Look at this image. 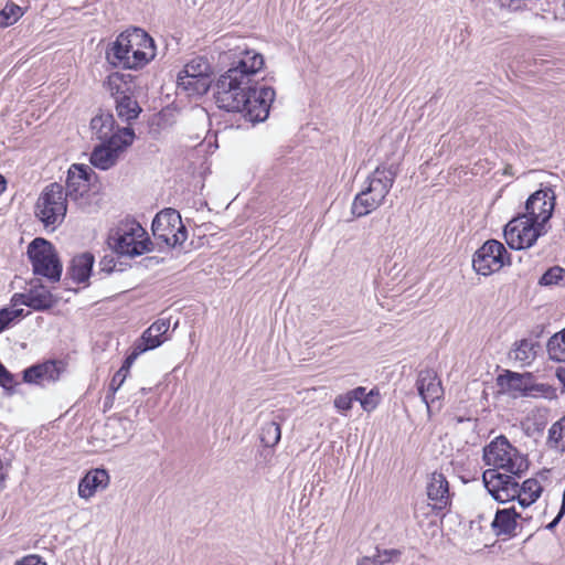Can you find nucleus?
<instances>
[{"label": "nucleus", "instance_id": "f8f14e48", "mask_svg": "<svg viewBox=\"0 0 565 565\" xmlns=\"http://www.w3.org/2000/svg\"><path fill=\"white\" fill-rule=\"evenodd\" d=\"M556 204V195L552 188H541L532 193L525 201L523 213L536 224L547 227L548 221L553 216Z\"/></svg>", "mask_w": 565, "mask_h": 565}, {"label": "nucleus", "instance_id": "f3484780", "mask_svg": "<svg viewBox=\"0 0 565 565\" xmlns=\"http://www.w3.org/2000/svg\"><path fill=\"white\" fill-rule=\"evenodd\" d=\"M534 375L530 372L518 373L510 370H505L497 379L498 386L502 391L508 392L513 397L526 396L527 388Z\"/></svg>", "mask_w": 565, "mask_h": 565}, {"label": "nucleus", "instance_id": "6e6552de", "mask_svg": "<svg viewBox=\"0 0 565 565\" xmlns=\"http://www.w3.org/2000/svg\"><path fill=\"white\" fill-rule=\"evenodd\" d=\"M152 233L157 241L168 247L182 245L188 238L186 227L180 213L171 207L160 211L152 221Z\"/></svg>", "mask_w": 565, "mask_h": 565}, {"label": "nucleus", "instance_id": "2f4dec72", "mask_svg": "<svg viewBox=\"0 0 565 565\" xmlns=\"http://www.w3.org/2000/svg\"><path fill=\"white\" fill-rule=\"evenodd\" d=\"M546 347L551 360L555 362L565 361V332L559 331L552 335Z\"/></svg>", "mask_w": 565, "mask_h": 565}, {"label": "nucleus", "instance_id": "a211bd4d", "mask_svg": "<svg viewBox=\"0 0 565 565\" xmlns=\"http://www.w3.org/2000/svg\"><path fill=\"white\" fill-rule=\"evenodd\" d=\"M427 497L436 511H443L450 504L449 483L441 472H433L427 484Z\"/></svg>", "mask_w": 565, "mask_h": 565}, {"label": "nucleus", "instance_id": "5701e85b", "mask_svg": "<svg viewBox=\"0 0 565 565\" xmlns=\"http://www.w3.org/2000/svg\"><path fill=\"white\" fill-rule=\"evenodd\" d=\"M109 483V475L105 469H94L79 481L78 494L81 498H90L98 489H105Z\"/></svg>", "mask_w": 565, "mask_h": 565}, {"label": "nucleus", "instance_id": "c85d7f7f", "mask_svg": "<svg viewBox=\"0 0 565 565\" xmlns=\"http://www.w3.org/2000/svg\"><path fill=\"white\" fill-rule=\"evenodd\" d=\"M547 445L552 449L565 452V415L550 427Z\"/></svg>", "mask_w": 565, "mask_h": 565}, {"label": "nucleus", "instance_id": "7c9ffc66", "mask_svg": "<svg viewBox=\"0 0 565 565\" xmlns=\"http://www.w3.org/2000/svg\"><path fill=\"white\" fill-rule=\"evenodd\" d=\"M281 437L280 425L275 422H267L260 428L259 438L265 447H275Z\"/></svg>", "mask_w": 565, "mask_h": 565}, {"label": "nucleus", "instance_id": "cd10ccee", "mask_svg": "<svg viewBox=\"0 0 565 565\" xmlns=\"http://www.w3.org/2000/svg\"><path fill=\"white\" fill-rule=\"evenodd\" d=\"M515 348L513 349V359L521 362L522 364H530L535 360L537 349L540 348L539 342H534L532 340L522 339L519 342H515Z\"/></svg>", "mask_w": 565, "mask_h": 565}, {"label": "nucleus", "instance_id": "9b49d317", "mask_svg": "<svg viewBox=\"0 0 565 565\" xmlns=\"http://www.w3.org/2000/svg\"><path fill=\"white\" fill-rule=\"evenodd\" d=\"M510 264V254L502 243L489 239L478 248L472 257V267L477 274L489 276Z\"/></svg>", "mask_w": 565, "mask_h": 565}, {"label": "nucleus", "instance_id": "393cba45", "mask_svg": "<svg viewBox=\"0 0 565 565\" xmlns=\"http://www.w3.org/2000/svg\"><path fill=\"white\" fill-rule=\"evenodd\" d=\"M211 75H186L178 74V87L185 90L189 95H203L207 93L211 86Z\"/></svg>", "mask_w": 565, "mask_h": 565}, {"label": "nucleus", "instance_id": "c756f323", "mask_svg": "<svg viewBox=\"0 0 565 565\" xmlns=\"http://www.w3.org/2000/svg\"><path fill=\"white\" fill-rule=\"evenodd\" d=\"M402 555V552L396 548L379 551L373 557H363L358 562V565H388L390 563L397 561Z\"/></svg>", "mask_w": 565, "mask_h": 565}, {"label": "nucleus", "instance_id": "49530a36", "mask_svg": "<svg viewBox=\"0 0 565 565\" xmlns=\"http://www.w3.org/2000/svg\"><path fill=\"white\" fill-rule=\"evenodd\" d=\"M564 516V514H562L559 511L557 513V515L554 518V520L552 522H550L547 525H546V529L548 531H552L556 527V525L561 522L562 518Z\"/></svg>", "mask_w": 565, "mask_h": 565}, {"label": "nucleus", "instance_id": "39448f33", "mask_svg": "<svg viewBox=\"0 0 565 565\" xmlns=\"http://www.w3.org/2000/svg\"><path fill=\"white\" fill-rule=\"evenodd\" d=\"M28 256L34 275L42 276L51 282L60 281L63 266L51 242L42 237L34 238L28 246Z\"/></svg>", "mask_w": 565, "mask_h": 565}, {"label": "nucleus", "instance_id": "e433bc0d", "mask_svg": "<svg viewBox=\"0 0 565 565\" xmlns=\"http://www.w3.org/2000/svg\"><path fill=\"white\" fill-rule=\"evenodd\" d=\"M565 278V269L559 266L548 268L540 278L541 286L558 285Z\"/></svg>", "mask_w": 565, "mask_h": 565}, {"label": "nucleus", "instance_id": "6ab92c4d", "mask_svg": "<svg viewBox=\"0 0 565 565\" xmlns=\"http://www.w3.org/2000/svg\"><path fill=\"white\" fill-rule=\"evenodd\" d=\"M170 328L169 319H158L147 328L141 337L136 341L139 352H146L160 347L166 340V333Z\"/></svg>", "mask_w": 565, "mask_h": 565}, {"label": "nucleus", "instance_id": "ddd939ff", "mask_svg": "<svg viewBox=\"0 0 565 565\" xmlns=\"http://www.w3.org/2000/svg\"><path fill=\"white\" fill-rule=\"evenodd\" d=\"M126 139L120 140L118 137L113 138L110 142H100L96 146L90 154V163L100 170H108L114 167L119 158V153L129 147L135 138L134 129L130 127L122 128Z\"/></svg>", "mask_w": 565, "mask_h": 565}, {"label": "nucleus", "instance_id": "dca6fc26", "mask_svg": "<svg viewBox=\"0 0 565 565\" xmlns=\"http://www.w3.org/2000/svg\"><path fill=\"white\" fill-rule=\"evenodd\" d=\"M416 388L428 413L430 412V404L440 399L444 395L441 381L433 369H424L418 372Z\"/></svg>", "mask_w": 565, "mask_h": 565}, {"label": "nucleus", "instance_id": "09e8293b", "mask_svg": "<svg viewBox=\"0 0 565 565\" xmlns=\"http://www.w3.org/2000/svg\"><path fill=\"white\" fill-rule=\"evenodd\" d=\"M556 377L562 383L563 388L565 391V367H557L555 372Z\"/></svg>", "mask_w": 565, "mask_h": 565}, {"label": "nucleus", "instance_id": "a18cd8bd", "mask_svg": "<svg viewBox=\"0 0 565 565\" xmlns=\"http://www.w3.org/2000/svg\"><path fill=\"white\" fill-rule=\"evenodd\" d=\"M26 298H28V291L23 292V294H14L11 301L14 306L24 305L28 307Z\"/></svg>", "mask_w": 565, "mask_h": 565}, {"label": "nucleus", "instance_id": "0eeeda50", "mask_svg": "<svg viewBox=\"0 0 565 565\" xmlns=\"http://www.w3.org/2000/svg\"><path fill=\"white\" fill-rule=\"evenodd\" d=\"M547 231V227L534 223L521 213L504 226L503 235L510 248L520 250L532 247Z\"/></svg>", "mask_w": 565, "mask_h": 565}, {"label": "nucleus", "instance_id": "b1692460", "mask_svg": "<svg viewBox=\"0 0 565 565\" xmlns=\"http://www.w3.org/2000/svg\"><path fill=\"white\" fill-rule=\"evenodd\" d=\"M520 514L516 513L514 507L508 509H499L491 523L495 535L513 536L516 527V519Z\"/></svg>", "mask_w": 565, "mask_h": 565}, {"label": "nucleus", "instance_id": "5fc2aeb1", "mask_svg": "<svg viewBox=\"0 0 565 565\" xmlns=\"http://www.w3.org/2000/svg\"><path fill=\"white\" fill-rule=\"evenodd\" d=\"M562 331L565 332V328Z\"/></svg>", "mask_w": 565, "mask_h": 565}, {"label": "nucleus", "instance_id": "9d476101", "mask_svg": "<svg viewBox=\"0 0 565 565\" xmlns=\"http://www.w3.org/2000/svg\"><path fill=\"white\" fill-rule=\"evenodd\" d=\"M113 239L116 253L126 256H139L149 252V246L152 245L146 231L137 222L119 227Z\"/></svg>", "mask_w": 565, "mask_h": 565}, {"label": "nucleus", "instance_id": "a19ab883", "mask_svg": "<svg viewBox=\"0 0 565 565\" xmlns=\"http://www.w3.org/2000/svg\"><path fill=\"white\" fill-rule=\"evenodd\" d=\"M14 383V376L10 373L6 367H3L0 372V385L7 390L11 391V386Z\"/></svg>", "mask_w": 565, "mask_h": 565}, {"label": "nucleus", "instance_id": "423d86ee", "mask_svg": "<svg viewBox=\"0 0 565 565\" xmlns=\"http://www.w3.org/2000/svg\"><path fill=\"white\" fill-rule=\"evenodd\" d=\"M67 198L62 184L54 182L46 185L35 204V215L46 226L55 228L66 215Z\"/></svg>", "mask_w": 565, "mask_h": 565}, {"label": "nucleus", "instance_id": "a878e982", "mask_svg": "<svg viewBox=\"0 0 565 565\" xmlns=\"http://www.w3.org/2000/svg\"><path fill=\"white\" fill-rule=\"evenodd\" d=\"M519 499L518 503L522 508H527L532 505L536 500L541 497L543 492V486L537 478H530L523 481L522 484H519Z\"/></svg>", "mask_w": 565, "mask_h": 565}, {"label": "nucleus", "instance_id": "de8ad7c7", "mask_svg": "<svg viewBox=\"0 0 565 565\" xmlns=\"http://www.w3.org/2000/svg\"><path fill=\"white\" fill-rule=\"evenodd\" d=\"M9 312L13 318V321L19 320L24 317V310L23 309H12L9 308Z\"/></svg>", "mask_w": 565, "mask_h": 565}, {"label": "nucleus", "instance_id": "1a4fd4ad", "mask_svg": "<svg viewBox=\"0 0 565 565\" xmlns=\"http://www.w3.org/2000/svg\"><path fill=\"white\" fill-rule=\"evenodd\" d=\"M92 173L90 167L77 163L72 164L67 171L66 191H64V194L84 212H89L92 205Z\"/></svg>", "mask_w": 565, "mask_h": 565}, {"label": "nucleus", "instance_id": "58836bf2", "mask_svg": "<svg viewBox=\"0 0 565 565\" xmlns=\"http://www.w3.org/2000/svg\"><path fill=\"white\" fill-rule=\"evenodd\" d=\"M141 353L142 352H139L138 343L136 342L135 345H134L132 352L125 359V361H124V363H122V365H121V367L119 370L121 372L128 374L130 366L132 365L135 360L138 358V355H140Z\"/></svg>", "mask_w": 565, "mask_h": 565}, {"label": "nucleus", "instance_id": "aec40b11", "mask_svg": "<svg viewBox=\"0 0 565 565\" xmlns=\"http://www.w3.org/2000/svg\"><path fill=\"white\" fill-rule=\"evenodd\" d=\"M116 121L111 114L100 113L92 118L90 128L102 142H110L113 138L118 137L120 140L126 139L122 128L115 131Z\"/></svg>", "mask_w": 565, "mask_h": 565}, {"label": "nucleus", "instance_id": "3c124183", "mask_svg": "<svg viewBox=\"0 0 565 565\" xmlns=\"http://www.w3.org/2000/svg\"><path fill=\"white\" fill-rule=\"evenodd\" d=\"M548 473H550V470L544 469L537 473V479L540 478L541 480H546L548 477Z\"/></svg>", "mask_w": 565, "mask_h": 565}, {"label": "nucleus", "instance_id": "4c0bfd02", "mask_svg": "<svg viewBox=\"0 0 565 565\" xmlns=\"http://www.w3.org/2000/svg\"><path fill=\"white\" fill-rule=\"evenodd\" d=\"M375 397V393L374 391L372 390L371 392H369L367 394L364 392V396L359 398L358 401L361 403V406L364 411L366 412H371L373 411L376 405H377V402L374 399Z\"/></svg>", "mask_w": 565, "mask_h": 565}, {"label": "nucleus", "instance_id": "412c9836", "mask_svg": "<svg viewBox=\"0 0 565 565\" xmlns=\"http://www.w3.org/2000/svg\"><path fill=\"white\" fill-rule=\"evenodd\" d=\"M26 302L28 307L35 311H46L57 302V299L41 284L40 279H32L28 290Z\"/></svg>", "mask_w": 565, "mask_h": 565}, {"label": "nucleus", "instance_id": "20e7f679", "mask_svg": "<svg viewBox=\"0 0 565 565\" xmlns=\"http://www.w3.org/2000/svg\"><path fill=\"white\" fill-rule=\"evenodd\" d=\"M483 460L486 465L492 466V469H502L518 478H521L530 466L527 457L513 447L503 435L484 447Z\"/></svg>", "mask_w": 565, "mask_h": 565}, {"label": "nucleus", "instance_id": "bb28decb", "mask_svg": "<svg viewBox=\"0 0 565 565\" xmlns=\"http://www.w3.org/2000/svg\"><path fill=\"white\" fill-rule=\"evenodd\" d=\"M116 111L117 116L122 121L130 124L131 120L138 118L141 113V107L131 96L122 94L116 96Z\"/></svg>", "mask_w": 565, "mask_h": 565}, {"label": "nucleus", "instance_id": "4468645a", "mask_svg": "<svg viewBox=\"0 0 565 565\" xmlns=\"http://www.w3.org/2000/svg\"><path fill=\"white\" fill-rule=\"evenodd\" d=\"M515 478L516 477L511 473H502L495 469H487L482 475V480L488 492L500 503L519 499V482Z\"/></svg>", "mask_w": 565, "mask_h": 565}, {"label": "nucleus", "instance_id": "f704fd0d", "mask_svg": "<svg viewBox=\"0 0 565 565\" xmlns=\"http://www.w3.org/2000/svg\"><path fill=\"white\" fill-rule=\"evenodd\" d=\"M364 396V387L359 386L347 394L338 395L334 398V406L342 412H347L352 408V403Z\"/></svg>", "mask_w": 565, "mask_h": 565}, {"label": "nucleus", "instance_id": "f257e3e1", "mask_svg": "<svg viewBox=\"0 0 565 565\" xmlns=\"http://www.w3.org/2000/svg\"><path fill=\"white\" fill-rule=\"evenodd\" d=\"M264 66V57L255 51H243L215 84V102L218 108L241 113L253 124L264 121L269 115L275 99V90L269 86H258L254 81Z\"/></svg>", "mask_w": 565, "mask_h": 565}, {"label": "nucleus", "instance_id": "37998d69", "mask_svg": "<svg viewBox=\"0 0 565 565\" xmlns=\"http://www.w3.org/2000/svg\"><path fill=\"white\" fill-rule=\"evenodd\" d=\"M15 565H46V563L39 555H28L18 561Z\"/></svg>", "mask_w": 565, "mask_h": 565}, {"label": "nucleus", "instance_id": "79ce46f5", "mask_svg": "<svg viewBox=\"0 0 565 565\" xmlns=\"http://www.w3.org/2000/svg\"><path fill=\"white\" fill-rule=\"evenodd\" d=\"M13 321L9 308L0 309V333L3 332Z\"/></svg>", "mask_w": 565, "mask_h": 565}, {"label": "nucleus", "instance_id": "603ef678", "mask_svg": "<svg viewBox=\"0 0 565 565\" xmlns=\"http://www.w3.org/2000/svg\"><path fill=\"white\" fill-rule=\"evenodd\" d=\"M7 181L3 175H0V194L6 190Z\"/></svg>", "mask_w": 565, "mask_h": 565}, {"label": "nucleus", "instance_id": "864d4df0", "mask_svg": "<svg viewBox=\"0 0 565 565\" xmlns=\"http://www.w3.org/2000/svg\"><path fill=\"white\" fill-rule=\"evenodd\" d=\"M114 78H120V79H124V75L119 76L118 73L114 74L111 77H110V82L114 79Z\"/></svg>", "mask_w": 565, "mask_h": 565}, {"label": "nucleus", "instance_id": "c9c22d12", "mask_svg": "<svg viewBox=\"0 0 565 565\" xmlns=\"http://www.w3.org/2000/svg\"><path fill=\"white\" fill-rule=\"evenodd\" d=\"M525 397H544V398H556V388L550 384L545 383H535L534 379L531 381V384L527 388V393Z\"/></svg>", "mask_w": 565, "mask_h": 565}, {"label": "nucleus", "instance_id": "ea45409f", "mask_svg": "<svg viewBox=\"0 0 565 565\" xmlns=\"http://www.w3.org/2000/svg\"><path fill=\"white\" fill-rule=\"evenodd\" d=\"M126 377H127V374L121 372L120 370H118L114 374V376H113V379H111V381L109 383V391L113 392V393H116L121 387V385L124 384Z\"/></svg>", "mask_w": 565, "mask_h": 565}, {"label": "nucleus", "instance_id": "473e14b6", "mask_svg": "<svg viewBox=\"0 0 565 565\" xmlns=\"http://www.w3.org/2000/svg\"><path fill=\"white\" fill-rule=\"evenodd\" d=\"M179 74L186 75H211V66L206 57L198 56L184 65Z\"/></svg>", "mask_w": 565, "mask_h": 565}, {"label": "nucleus", "instance_id": "f03ea898", "mask_svg": "<svg viewBox=\"0 0 565 565\" xmlns=\"http://www.w3.org/2000/svg\"><path fill=\"white\" fill-rule=\"evenodd\" d=\"M156 55L152 38L142 29L121 32L106 51V60L115 67L138 70Z\"/></svg>", "mask_w": 565, "mask_h": 565}, {"label": "nucleus", "instance_id": "2eb2a0df", "mask_svg": "<svg viewBox=\"0 0 565 565\" xmlns=\"http://www.w3.org/2000/svg\"><path fill=\"white\" fill-rule=\"evenodd\" d=\"M66 364L61 360H47L43 363H36L26 367L23 374V382L28 384L44 385L55 383L60 380L62 373L65 372Z\"/></svg>", "mask_w": 565, "mask_h": 565}, {"label": "nucleus", "instance_id": "8fccbe9b", "mask_svg": "<svg viewBox=\"0 0 565 565\" xmlns=\"http://www.w3.org/2000/svg\"><path fill=\"white\" fill-rule=\"evenodd\" d=\"M115 394H116V393H113V392H110V391L108 390V393H107V395L105 396V403H104L105 407H110V406L113 405V403H114V398H115Z\"/></svg>", "mask_w": 565, "mask_h": 565}, {"label": "nucleus", "instance_id": "c03bdc74", "mask_svg": "<svg viewBox=\"0 0 565 565\" xmlns=\"http://www.w3.org/2000/svg\"><path fill=\"white\" fill-rule=\"evenodd\" d=\"M116 263H115V259L114 257H107L105 256L100 262H99V266H100V270L103 271H106V273H111L114 267H115Z\"/></svg>", "mask_w": 565, "mask_h": 565}, {"label": "nucleus", "instance_id": "72a5a7b5", "mask_svg": "<svg viewBox=\"0 0 565 565\" xmlns=\"http://www.w3.org/2000/svg\"><path fill=\"white\" fill-rule=\"evenodd\" d=\"M22 14L23 12L21 7L13 2H8L0 11V29L12 25L22 17Z\"/></svg>", "mask_w": 565, "mask_h": 565}, {"label": "nucleus", "instance_id": "7ed1b4c3", "mask_svg": "<svg viewBox=\"0 0 565 565\" xmlns=\"http://www.w3.org/2000/svg\"><path fill=\"white\" fill-rule=\"evenodd\" d=\"M396 177L397 169L394 166L377 167L367 178V186L355 195L352 214L362 217L382 205Z\"/></svg>", "mask_w": 565, "mask_h": 565}, {"label": "nucleus", "instance_id": "4be33fe9", "mask_svg": "<svg viewBox=\"0 0 565 565\" xmlns=\"http://www.w3.org/2000/svg\"><path fill=\"white\" fill-rule=\"evenodd\" d=\"M94 263L95 257L92 253L78 254L72 258L66 275L77 284L86 282L90 277Z\"/></svg>", "mask_w": 565, "mask_h": 565}]
</instances>
